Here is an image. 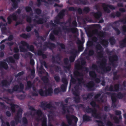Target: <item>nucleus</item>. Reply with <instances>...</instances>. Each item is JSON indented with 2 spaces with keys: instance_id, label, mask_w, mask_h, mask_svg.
Returning a JSON list of instances; mask_svg holds the SVG:
<instances>
[{
  "instance_id": "f257e3e1",
  "label": "nucleus",
  "mask_w": 126,
  "mask_h": 126,
  "mask_svg": "<svg viewBox=\"0 0 126 126\" xmlns=\"http://www.w3.org/2000/svg\"><path fill=\"white\" fill-rule=\"evenodd\" d=\"M85 61L82 59L80 62L81 65L79 63L75 64V68L77 70L75 71L74 72V76L77 77L78 76H83V75L82 73L78 71L79 70H83L84 68V66L86 64Z\"/></svg>"
},
{
  "instance_id": "f03ea898",
  "label": "nucleus",
  "mask_w": 126,
  "mask_h": 126,
  "mask_svg": "<svg viewBox=\"0 0 126 126\" xmlns=\"http://www.w3.org/2000/svg\"><path fill=\"white\" fill-rule=\"evenodd\" d=\"M96 33L100 40V43L104 47H107L109 44L108 41L106 39H102V38H104L106 36V32L102 31L99 32L97 30L96 31Z\"/></svg>"
},
{
  "instance_id": "7ed1b4c3",
  "label": "nucleus",
  "mask_w": 126,
  "mask_h": 126,
  "mask_svg": "<svg viewBox=\"0 0 126 126\" xmlns=\"http://www.w3.org/2000/svg\"><path fill=\"white\" fill-rule=\"evenodd\" d=\"M66 118L68 124L70 126H77V123L78 120V118L75 116L66 115Z\"/></svg>"
},
{
  "instance_id": "20e7f679",
  "label": "nucleus",
  "mask_w": 126,
  "mask_h": 126,
  "mask_svg": "<svg viewBox=\"0 0 126 126\" xmlns=\"http://www.w3.org/2000/svg\"><path fill=\"white\" fill-rule=\"evenodd\" d=\"M38 92L41 96L47 97L51 96L53 93V89L51 87L46 89L44 91L42 89H40L38 90Z\"/></svg>"
},
{
  "instance_id": "39448f33",
  "label": "nucleus",
  "mask_w": 126,
  "mask_h": 126,
  "mask_svg": "<svg viewBox=\"0 0 126 126\" xmlns=\"http://www.w3.org/2000/svg\"><path fill=\"white\" fill-rule=\"evenodd\" d=\"M107 60L105 58L102 59V62L100 64V68L103 72L106 73L110 72L111 70V67L109 66H106L107 64Z\"/></svg>"
},
{
  "instance_id": "423d86ee",
  "label": "nucleus",
  "mask_w": 126,
  "mask_h": 126,
  "mask_svg": "<svg viewBox=\"0 0 126 126\" xmlns=\"http://www.w3.org/2000/svg\"><path fill=\"white\" fill-rule=\"evenodd\" d=\"M100 4H102V6L103 8L104 11L108 13H110V10L108 9L109 8L111 9L115 10V7L113 5L108 4H106L105 3H101Z\"/></svg>"
},
{
  "instance_id": "0eeeda50",
  "label": "nucleus",
  "mask_w": 126,
  "mask_h": 126,
  "mask_svg": "<svg viewBox=\"0 0 126 126\" xmlns=\"http://www.w3.org/2000/svg\"><path fill=\"white\" fill-rule=\"evenodd\" d=\"M95 85L94 82L92 81H90L84 84V87L89 91H93L95 90Z\"/></svg>"
},
{
  "instance_id": "6e6552de",
  "label": "nucleus",
  "mask_w": 126,
  "mask_h": 126,
  "mask_svg": "<svg viewBox=\"0 0 126 126\" xmlns=\"http://www.w3.org/2000/svg\"><path fill=\"white\" fill-rule=\"evenodd\" d=\"M78 52L77 49L74 48L72 49L70 51V53L71 55L69 57V61L70 63L74 61Z\"/></svg>"
},
{
  "instance_id": "1a4fd4ad",
  "label": "nucleus",
  "mask_w": 126,
  "mask_h": 126,
  "mask_svg": "<svg viewBox=\"0 0 126 126\" xmlns=\"http://www.w3.org/2000/svg\"><path fill=\"white\" fill-rule=\"evenodd\" d=\"M109 59L111 65L113 67H115L116 65L115 62L119 60L117 55L116 54L112 55L109 56Z\"/></svg>"
},
{
  "instance_id": "9d476101",
  "label": "nucleus",
  "mask_w": 126,
  "mask_h": 126,
  "mask_svg": "<svg viewBox=\"0 0 126 126\" xmlns=\"http://www.w3.org/2000/svg\"><path fill=\"white\" fill-rule=\"evenodd\" d=\"M89 74L90 76L94 80L96 83H98L100 82V79L97 77V75L94 71H90Z\"/></svg>"
},
{
  "instance_id": "9b49d317",
  "label": "nucleus",
  "mask_w": 126,
  "mask_h": 126,
  "mask_svg": "<svg viewBox=\"0 0 126 126\" xmlns=\"http://www.w3.org/2000/svg\"><path fill=\"white\" fill-rule=\"evenodd\" d=\"M12 18L13 20L16 21L18 18V16L15 13H14L8 16L7 18V22L9 24H11L12 22Z\"/></svg>"
},
{
  "instance_id": "f8f14e48",
  "label": "nucleus",
  "mask_w": 126,
  "mask_h": 126,
  "mask_svg": "<svg viewBox=\"0 0 126 126\" xmlns=\"http://www.w3.org/2000/svg\"><path fill=\"white\" fill-rule=\"evenodd\" d=\"M22 110L21 109H19L18 110L16 113L15 118V122H16V124L17 125L18 123L20 122V119L22 117Z\"/></svg>"
},
{
  "instance_id": "ddd939ff",
  "label": "nucleus",
  "mask_w": 126,
  "mask_h": 126,
  "mask_svg": "<svg viewBox=\"0 0 126 126\" xmlns=\"http://www.w3.org/2000/svg\"><path fill=\"white\" fill-rule=\"evenodd\" d=\"M24 88V85L23 84L20 83L19 85H15L13 88V90L14 92L19 91V92H22Z\"/></svg>"
},
{
  "instance_id": "4468645a",
  "label": "nucleus",
  "mask_w": 126,
  "mask_h": 126,
  "mask_svg": "<svg viewBox=\"0 0 126 126\" xmlns=\"http://www.w3.org/2000/svg\"><path fill=\"white\" fill-rule=\"evenodd\" d=\"M20 43L23 46L26 47L30 51L32 52H34V47L33 45H32L30 46L26 42L23 41H21Z\"/></svg>"
},
{
  "instance_id": "2eb2a0df",
  "label": "nucleus",
  "mask_w": 126,
  "mask_h": 126,
  "mask_svg": "<svg viewBox=\"0 0 126 126\" xmlns=\"http://www.w3.org/2000/svg\"><path fill=\"white\" fill-rule=\"evenodd\" d=\"M44 46L46 47L45 48L44 47V50L46 48H49L50 49H51L56 47V45L54 43H52L50 42H45Z\"/></svg>"
},
{
  "instance_id": "dca6fc26",
  "label": "nucleus",
  "mask_w": 126,
  "mask_h": 126,
  "mask_svg": "<svg viewBox=\"0 0 126 126\" xmlns=\"http://www.w3.org/2000/svg\"><path fill=\"white\" fill-rule=\"evenodd\" d=\"M34 17L36 19H38V20H36L35 19H33V21L35 22L37 24H43L44 22H46V20H45V19L42 18H39V16L36 15Z\"/></svg>"
},
{
  "instance_id": "f3484780",
  "label": "nucleus",
  "mask_w": 126,
  "mask_h": 126,
  "mask_svg": "<svg viewBox=\"0 0 126 126\" xmlns=\"http://www.w3.org/2000/svg\"><path fill=\"white\" fill-rule=\"evenodd\" d=\"M52 105L50 104H47V102L45 101H43L40 103V107L44 110H45L47 109H50Z\"/></svg>"
},
{
  "instance_id": "a211bd4d",
  "label": "nucleus",
  "mask_w": 126,
  "mask_h": 126,
  "mask_svg": "<svg viewBox=\"0 0 126 126\" xmlns=\"http://www.w3.org/2000/svg\"><path fill=\"white\" fill-rule=\"evenodd\" d=\"M33 54L30 52H28L25 54V57L27 58L29 57L30 59V63L32 66L34 65L35 62L34 60L32 59Z\"/></svg>"
},
{
  "instance_id": "6ab92c4d",
  "label": "nucleus",
  "mask_w": 126,
  "mask_h": 126,
  "mask_svg": "<svg viewBox=\"0 0 126 126\" xmlns=\"http://www.w3.org/2000/svg\"><path fill=\"white\" fill-rule=\"evenodd\" d=\"M92 116L95 118L101 119V116L100 113L97 112V110L95 108H94L91 113Z\"/></svg>"
},
{
  "instance_id": "aec40b11",
  "label": "nucleus",
  "mask_w": 126,
  "mask_h": 126,
  "mask_svg": "<svg viewBox=\"0 0 126 126\" xmlns=\"http://www.w3.org/2000/svg\"><path fill=\"white\" fill-rule=\"evenodd\" d=\"M36 120L38 122L41 120L42 121V126H47V118L46 117H44L41 118H40V117H38L36 118Z\"/></svg>"
},
{
  "instance_id": "412c9836",
  "label": "nucleus",
  "mask_w": 126,
  "mask_h": 126,
  "mask_svg": "<svg viewBox=\"0 0 126 126\" xmlns=\"http://www.w3.org/2000/svg\"><path fill=\"white\" fill-rule=\"evenodd\" d=\"M52 32L54 35H58L59 34H60L62 32L61 28L59 27H57L54 28Z\"/></svg>"
},
{
  "instance_id": "4be33fe9",
  "label": "nucleus",
  "mask_w": 126,
  "mask_h": 126,
  "mask_svg": "<svg viewBox=\"0 0 126 126\" xmlns=\"http://www.w3.org/2000/svg\"><path fill=\"white\" fill-rule=\"evenodd\" d=\"M66 31L68 33L71 32L73 33H75L78 32V30L76 28H69L65 29Z\"/></svg>"
},
{
  "instance_id": "5701e85b",
  "label": "nucleus",
  "mask_w": 126,
  "mask_h": 126,
  "mask_svg": "<svg viewBox=\"0 0 126 126\" xmlns=\"http://www.w3.org/2000/svg\"><path fill=\"white\" fill-rule=\"evenodd\" d=\"M13 79V78L12 77H11L9 81H7L6 79H3V82H2V83H4V87H8L9 86H10Z\"/></svg>"
},
{
  "instance_id": "b1692460",
  "label": "nucleus",
  "mask_w": 126,
  "mask_h": 126,
  "mask_svg": "<svg viewBox=\"0 0 126 126\" xmlns=\"http://www.w3.org/2000/svg\"><path fill=\"white\" fill-rule=\"evenodd\" d=\"M75 3L78 4H82L83 5H86L89 4V2L86 0H77L75 1Z\"/></svg>"
},
{
  "instance_id": "393cba45",
  "label": "nucleus",
  "mask_w": 126,
  "mask_h": 126,
  "mask_svg": "<svg viewBox=\"0 0 126 126\" xmlns=\"http://www.w3.org/2000/svg\"><path fill=\"white\" fill-rule=\"evenodd\" d=\"M93 13L94 17L97 20H99L102 15V13L100 11H98L97 12H94Z\"/></svg>"
},
{
  "instance_id": "a878e982",
  "label": "nucleus",
  "mask_w": 126,
  "mask_h": 126,
  "mask_svg": "<svg viewBox=\"0 0 126 126\" xmlns=\"http://www.w3.org/2000/svg\"><path fill=\"white\" fill-rule=\"evenodd\" d=\"M106 94L107 95H110L112 102H116L117 99L116 97L114 96L115 94V93H111L110 92H107L106 93Z\"/></svg>"
},
{
  "instance_id": "bb28decb",
  "label": "nucleus",
  "mask_w": 126,
  "mask_h": 126,
  "mask_svg": "<svg viewBox=\"0 0 126 126\" xmlns=\"http://www.w3.org/2000/svg\"><path fill=\"white\" fill-rule=\"evenodd\" d=\"M61 92H63V84L61 85V88L59 87L56 88L54 90V94H57Z\"/></svg>"
},
{
  "instance_id": "cd10ccee",
  "label": "nucleus",
  "mask_w": 126,
  "mask_h": 126,
  "mask_svg": "<svg viewBox=\"0 0 126 126\" xmlns=\"http://www.w3.org/2000/svg\"><path fill=\"white\" fill-rule=\"evenodd\" d=\"M4 60L7 62L8 63H14L15 62V61L13 58L11 56H9L6 58L5 60Z\"/></svg>"
},
{
  "instance_id": "c85d7f7f",
  "label": "nucleus",
  "mask_w": 126,
  "mask_h": 126,
  "mask_svg": "<svg viewBox=\"0 0 126 126\" xmlns=\"http://www.w3.org/2000/svg\"><path fill=\"white\" fill-rule=\"evenodd\" d=\"M121 16V13L118 11H117L116 12V15H115L114 13H112L110 15V16L112 18H114L115 16H117L118 17H119Z\"/></svg>"
},
{
  "instance_id": "c756f323",
  "label": "nucleus",
  "mask_w": 126,
  "mask_h": 126,
  "mask_svg": "<svg viewBox=\"0 0 126 126\" xmlns=\"http://www.w3.org/2000/svg\"><path fill=\"white\" fill-rule=\"evenodd\" d=\"M0 63V69L1 67H3L6 70L8 69V66L6 63L2 61H1Z\"/></svg>"
},
{
  "instance_id": "7c9ffc66",
  "label": "nucleus",
  "mask_w": 126,
  "mask_h": 126,
  "mask_svg": "<svg viewBox=\"0 0 126 126\" xmlns=\"http://www.w3.org/2000/svg\"><path fill=\"white\" fill-rule=\"evenodd\" d=\"M60 20V19L56 17L54 18V22L55 24H57L61 25L63 24V22H61ZM62 28H63V26L62 25Z\"/></svg>"
},
{
  "instance_id": "2f4dec72",
  "label": "nucleus",
  "mask_w": 126,
  "mask_h": 126,
  "mask_svg": "<svg viewBox=\"0 0 126 126\" xmlns=\"http://www.w3.org/2000/svg\"><path fill=\"white\" fill-rule=\"evenodd\" d=\"M82 118L84 122H89L91 120V117L86 114H84L83 115Z\"/></svg>"
},
{
  "instance_id": "473e14b6",
  "label": "nucleus",
  "mask_w": 126,
  "mask_h": 126,
  "mask_svg": "<svg viewBox=\"0 0 126 126\" xmlns=\"http://www.w3.org/2000/svg\"><path fill=\"white\" fill-rule=\"evenodd\" d=\"M20 37L25 39L30 38L31 37V35L30 33H27L26 34L25 33H23L19 35Z\"/></svg>"
},
{
  "instance_id": "72a5a7b5",
  "label": "nucleus",
  "mask_w": 126,
  "mask_h": 126,
  "mask_svg": "<svg viewBox=\"0 0 126 126\" xmlns=\"http://www.w3.org/2000/svg\"><path fill=\"white\" fill-rule=\"evenodd\" d=\"M10 106L12 112L13 113H14L16 111L15 107L18 108L19 107L18 105L14 104H11Z\"/></svg>"
},
{
  "instance_id": "f704fd0d",
  "label": "nucleus",
  "mask_w": 126,
  "mask_h": 126,
  "mask_svg": "<svg viewBox=\"0 0 126 126\" xmlns=\"http://www.w3.org/2000/svg\"><path fill=\"white\" fill-rule=\"evenodd\" d=\"M73 106V105H71L67 107L66 110L68 113H72L74 111V109L72 107Z\"/></svg>"
},
{
  "instance_id": "c9c22d12",
  "label": "nucleus",
  "mask_w": 126,
  "mask_h": 126,
  "mask_svg": "<svg viewBox=\"0 0 126 126\" xmlns=\"http://www.w3.org/2000/svg\"><path fill=\"white\" fill-rule=\"evenodd\" d=\"M11 1L13 2V4L12 6L15 9L17 8L18 6V3L17 1L16 0H11ZM18 0L19 1V0Z\"/></svg>"
},
{
  "instance_id": "e433bc0d",
  "label": "nucleus",
  "mask_w": 126,
  "mask_h": 126,
  "mask_svg": "<svg viewBox=\"0 0 126 126\" xmlns=\"http://www.w3.org/2000/svg\"><path fill=\"white\" fill-rule=\"evenodd\" d=\"M126 95L125 93H122L121 92H119L117 93L116 95V96L119 99H122L125 97Z\"/></svg>"
},
{
  "instance_id": "4c0bfd02",
  "label": "nucleus",
  "mask_w": 126,
  "mask_h": 126,
  "mask_svg": "<svg viewBox=\"0 0 126 126\" xmlns=\"http://www.w3.org/2000/svg\"><path fill=\"white\" fill-rule=\"evenodd\" d=\"M85 108V110H84V111L88 113H91L93 110V109L90 108L89 106H88L87 107Z\"/></svg>"
},
{
  "instance_id": "58836bf2",
  "label": "nucleus",
  "mask_w": 126,
  "mask_h": 126,
  "mask_svg": "<svg viewBox=\"0 0 126 126\" xmlns=\"http://www.w3.org/2000/svg\"><path fill=\"white\" fill-rule=\"evenodd\" d=\"M97 44L95 46L96 50L97 51L98 50H101L103 49V48L100 44H99L98 42L97 43Z\"/></svg>"
},
{
  "instance_id": "ea45409f",
  "label": "nucleus",
  "mask_w": 126,
  "mask_h": 126,
  "mask_svg": "<svg viewBox=\"0 0 126 126\" xmlns=\"http://www.w3.org/2000/svg\"><path fill=\"white\" fill-rule=\"evenodd\" d=\"M77 79L78 81V83L80 86L81 85L82 83L84 84V81L83 80V78L82 77L78 78Z\"/></svg>"
},
{
  "instance_id": "a19ab883",
  "label": "nucleus",
  "mask_w": 126,
  "mask_h": 126,
  "mask_svg": "<svg viewBox=\"0 0 126 126\" xmlns=\"http://www.w3.org/2000/svg\"><path fill=\"white\" fill-rule=\"evenodd\" d=\"M90 104L91 105L92 107L94 108H95L96 107L98 108H99V105L96 104V102L94 101H92L90 103Z\"/></svg>"
},
{
  "instance_id": "79ce46f5",
  "label": "nucleus",
  "mask_w": 126,
  "mask_h": 126,
  "mask_svg": "<svg viewBox=\"0 0 126 126\" xmlns=\"http://www.w3.org/2000/svg\"><path fill=\"white\" fill-rule=\"evenodd\" d=\"M55 103L57 106H59L60 105V107L61 108L62 110H63V101H62L60 103L59 102H55Z\"/></svg>"
},
{
  "instance_id": "37998d69",
  "label": "nucleus",
  "mask_w": 126,
  "mask_h": 126,
  "mask_svg": "<svg viewBox=\"0 0 126 126\" xmlns=\"http://www.w3.org/2000/svg\"><path fill=\"white\" fill-rule=\"evenodd\" d=\"M114 92H118L120 89V84L117 83L115 84L114 86Z\"/></svg>"
},
{
  "instance_id": "c03bdc74",
  "label": "nucleus",
  "mask_w": 126,
  "mask_h": 126,
  "mask_svg": "<svg viewBox=\"0 0 126 126\" xmlns=\"http://www.w3.org/2000/svg\"><path fill=\"white\" fill-rule=\"evenodd\" d=\"M112 27L114 30L117 35H119L120 34L121 32L117 27L115 26H112Z\"/></svg>"
},
{
  "instance_id": "a18cd8bd",
  "label": "nucleus",
  "mask_w": 126,
  "mask_h": 126,
  "mask_svg": "<svg viewBox=\"0 0 126 126\" xmlns=\"http://www.w3.org/2000/svg\"><path fill=\"white\" fill-rule=\"evenodd\" d=\"M33 90L34 92H32V95L33 96H38V94L37 91V89L34 87H33Z\"/></svg>"
},
{
  "instance_id": "49530a36",
  "label": "nucleus",
  "mask_w": 126,
  "mask_h": 126,
  "mask_svg": "<svg viewBox=\"0 0 126 126\" xmlns=\"http://www.w3.org/2000/svg\"><path fill=\"white\" fill-rule=\"evenodd\" d=\"M41 79L44 83H47L49 81L48 78L47 76H45L42 77Z\"/></svg>"
},
{
  "instance_id": "de8ad7c7",
  "label": "nucleus",
  "mask_w": 126,
  "mask_h": 126,
  "mask_svg": "<svg viewBox=\"0 0 126 126\" xmlns=\"http://www.w3.org/2000/svg\"><path fill=\"white\" fill-rule=\"evenodd\" d=\"M74 101L75 103H79L80 102V98L79 95L73 97Z\"/></svg>"
},
{
  "instance_id": "09e8293b",
  "label": "nucleus",
  "mask_w": 126,
  "mask_h": 126,
  "mask_svg": "<svg viewBox=\"0 0 126 126\" xmlns=\"http://www.w3.org/2000/svg\"><path fill=\"white\" fill-rule=\"evenodd\" d=\"M56 17L60 19L63 18V9L61 11Z\"/></svg>"
},
{
  "instance_id": "8fccbe9b",
  "label": "nucleus",
  "mask_w": 126,
  "mask_h": 126,
  "mask_svg": "<svg viewBox=\"0 0 126 126\" xmlns=\"http://www.w3.org/2000/svg\"><path fill=\"white\" fill-rule=\"evenodd\" d=\"M126 42H124L123 41V40L120 42V47L122 48L125 47L126 46Z\"/></svg>"
},
{
  "instance_id": "3c124183",
  "label": "nucleus",
  "mask_w": 126,
  "mask_h": 126,
  "mask_svg": "<svg viewBox=\"0 0 126 126\" xmlns=\"http://www.w3.org/2000/svg\"><path fill=\"white\" fill-rule=\"evenodd\" d=\"M75 90L74 91H72V92L73 95L75 96H79V94L78 92V90L76 88V87H75Z\"/></svg>"
},
{
  "instance_id": "603ef678",
  "label": "nucleus",
  "mask_w": 126,
  "mask_h": 126,
  "mask_svg": "<svg viewBox=\"0 0 126 126\" xmlns=\"http://www.w3.org/2000/svg\"><path fill=\"white\" fill-rule=\"evenodd\" d=\"M0 119L1 120L2 122V126H5L3 125V124H5L7 126H10L9 123L8 122H4V120L2 118V116H0Z\"/></svg>"
},
{
  "instance_id": "864d4df0",
  "label": "nucleus",
  "mask_w": 126,
  "mask_h": 126,
  "mask_svg": "<svg viewBox=\"0 0 126 126\" xmlns=\"http://www.w3.org/2000/svg\"><path fill=\"white\" fill-rule=\"evenodd\" d=\"M122 34L124 35H126L125 33L126 32V25H124L122 26Z\"/></svg>"
},
{
  "instance_id": "5fc2aeb1",
  "label": "nucleus",
  "mask_w": 126,
  "mask_h": 126,
  "mask_svg": "<svg viewBox=\"0 0 126 126\" xmlns=\"http://www.w3.org/2000/svg\"><path fill=\"white\" fill-rule=\"evenodd\" d=\"M36 113L37 115L40 117L42 116L43 115V113L42 111L40 109L36 110Z\"/></svg>"
},
{
  "instance_id": "6e6d98bb",
  "label": "nucleus",
  "mask_w": 126,
  "mask_h": 126,
  "mask_svg": "<svg viewBox=\"0 0 126 126\" xmlns=\"http://www.w3.org/2000/svg\"><path fill=\"white\" fill-rule=\"evenodd\" d=\"M109 42L111 45H113L115 43L116 41L114 37H112L110 38Z\"/></svg>"
},
{
  "instance_id": "4d7b16f0",
  "label": "nucleus",
  "mask_w": 126,
  "mask_h": 126,
  "mask_svg": "<svg viewBox=\"0 0 126 126\" xmlns=\"http://www.w3.org/2000/svg\"><path fill=\"white\" fill-rule=\"evenodd\" d=\"M97 56L100 58H103L102 59L104 58L103 57V51L102 50L100 51L97 53Z\"/></svg>"
},
{
  "instance_id": "13d9d810",
  "label": "nucleus",
  "mask_w": 126,
  "mask_h": 126,
  "mask_svg": "<svg viewBox=\"0 0 126 126\" xmlns=\"http://www.w3.org/2000/svg\"><path fill=\"white\" fill-rule=\"evenodd\" d=\"M83 11L85 13H87L89 12L90 9L88 7H85L83 8Z\"/></svg>"
},
{
  "instance_id": "bf43d9fd",
  "label": "nucleus",
  "mask_w": 126,
  "mask_h": 126,
  "mask_svg": "<svg viewBox=\"0 0 126 126\" xmlns=\"http://www.w3.org/2000/svg\"><path fill=\"white\" fill-rule=\"evenodd\" d=\"M94 45L93 42L91 41H88L87 43V46L88 47H90Z\"/></svg>"
},
{
  "instance_id": "052dcab7",
  "label": "nucleus",
  "mask_w": 126,
  "mask_h": 126,
  "mask_svg": "<svg viewBox=\"0 0 126 126\" xmlns=\"http://www.w3.org/2000/svg\"><path fill=\"white\" fill-rule=\"evenodd\" d=\"M31 70V78L33 79L35 76V72L34 69H33Z\"/></svg>"
},
{
  "instance_id": "680f3d73",
  "label": "nucleus",
  "mask_w": 126,
  "mask_h": 126,
  "mask_svg": "<svg viewBox=\"0 0 126 126\" xmlns=\"http://www.w3.org/2000/svg\"><path fill=\"white\" fill-rule=\"evenodd\" d=\"M81 41L79 40L78 41L77 44H83L85 42V39L84 37H82L81 38Z\"/></svg>"
},
{
  "instance_id": "e2e57ef3",
  "label": "nucleus",
  "mask_w": 126,
  "mask_h": 126,
  "mask_svg": "<svg viewBox=\"0 0 126 126\" xmlns=\"http://www.w3.org/2000/svg\"><path fill=\"white\" fill-rule=\"evenodd\" d=\"M51 32L49 35V39L52 41H54L55 40V37L53 33Z\"/></svg>"
},
{
  "instance_id": "0e129e2a",
  "label": "nucleus",
  "mask_w": 126,
  "mask_h": 126,
  "mask_svg": "<svg viewBox=\"0 0 126 126\" xmlns=\"http://www.w3.org/2000/svg\"><path fill=\"white\" fill-rule=\"evenodd\" d=\"M20 51L21 52H25L27 51V50L26 48H25L24 47L21 46L19 47Z\"/></svg>"
},
{
  "instance_id": "69168bd1",
  "label": "nucleus",
  "mask_w": 126,
  "mask_h": 126,
  "mask_svg": "<svg viewBox=\"0 0 126 126\" xmlns=\"http://www.w3.org/2000/svg\"><path fill=\"white\" fill-rule=\"evenodd\" d=\"M27 85L28 88L30 89L31 88L33 84L30 81H28L27 82Z\"/></svg>"
},
{
  "instance_id": "338daca9",
  "label": "nucleus",
  "mask_w": 126,
  "mask_h": 126,
  "mask_svg": "<svg viewBox=\"0 0 126 126\" xmlns=\"http://www.w3.org/2000/svg\"><path fill=\"white\" fill-rule=\"evenodd\" d=\"M25 10L26 12L29 13L30 12L32 11V10L30 7L27 6L25 7Z\"/></svg>"
},
{
  "instance_id": "774afa93",
  "label": "nucleus",
  "mask_w": 126,
  "mask_h": 126,
  "mask_svg": "<svg viewBox=\"0 0 126 126\" xmlns=\"http://www.w3.org/2000/svg\"><path fill=\"white\" fill-rule=\"evenodd\" d=\"M34 11L35 13L38 15H39L41 14L42 12V10L39 8L36 9Z\"/></svg>"
}]
</instances>
